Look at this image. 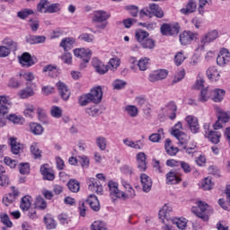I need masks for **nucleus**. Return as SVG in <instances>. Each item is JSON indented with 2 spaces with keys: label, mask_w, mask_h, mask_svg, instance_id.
<instances>
[{
  "label": "nucleus",
  "mask_w": 230,
  "mask_h": 230,
  "mask_svg": "<svg viewBox=\"0 0 230 230\" xmlns=\"http://www.w3.org/2000/svg\"><path fill=\"white\" fill-rule=\"evenodd\" d=\"M47 229H57V221L53 217L47 216L44 217Z\"/></svg>",
  "instance_id": "obj_54"
},
{
  "label": "nucleus",
  "mask_w": 230,
  "mask_h": 230,
  "mask_svg": "<svg viewBox=\"0 0 230 230\" xmlns=\"http://www.w3.org/2000/svg\"><path fill=\"white\" fill-rule=\"evenodd\" d=\"M217 38L218 31L217 30H212L206 32L200 37L199 47L198 48V49L203 51L207 44H211V42H215V40H217Z\"/></svg>",
  "instance_id": "obj_5"
},
{
  "label": "nucleus",
  "mask_w": 230,
  "mask_h": 230,
  "mask_svg": "<svg viewBox=\"0 0 230 230\" xmlns=\"http://www.w3.org/2000/svg\"><path fill=\"white\" fill-rule=\"evenodd\" d=\"M226 200H224V199H220L218 200V204L226 211H229L230 210V185L226 186Z\"/></svg>",
  "instance_id": "obj_27"
},
{
  "label": "nucleus",
  "mask_w": 230,
  "mask_h": 230,
  "mask_svg": "<svg viewBox=\"0 0 230 230\" xmlns=\"http://www.w3.org/2000/svg\"><path fill=\"white\" fill-rule=\"evenodd\" d=\"M27 42L29 44H44L46 42V36H29Z\"/></svg>",
  "instance_id": "obj_37"
},
{
  "label": "nucleus",
  "mask_w": 230,
  "mask_h": 230,
  "mask_svg": "<svg viewBox=\"0 0 230 230\" xmlns=\"http://www.w3.org/2000/svg\"><path fill=\"white\" fill-rule=\"evenodd\" d=\"M13 106V102H12V98L10 96L5 94L0 95V108L8 114Z\"/></svg>",
  "instance_id": "obj_18"
},
{
  "label": "nucleus",
  "mask_w": 230,
  "mask_h": 230,
  "mask_svg": "<svg viewBox=\"0 0 230 230\" xmlns=\"http://www.w3.org/2000/svg\"><path fill=\"white\" fill-rule=\"evenodd\" d=\"M141 46L144 48V49H154V48H155V40H154L152 38H147L141 43Z\"/></svg>",
  "instance_id": "obj_56"
},
{
  "label": "nucleus",
  "mask_w": 230,
  "mask_h": 230,
  "mask_svg": "<svg viewBox=\"0 0 230 230\" xmlns=\"http://www.w3.org/2000/svg\"><path fill=\"white\" fill-rule=\"evenodd\" d=\"M148 35L150 34L147 31L143 30H138L136 31L135 37L137 42H139L140 44H143V42H145L148 39Z\"/></svg>",
  "instance_id": "obj_43"
},
{
  "label": "nucleus",
  "mask_w": 230,
  "mask_h": 230,
  "mask_svg": "<svg viewBox=\"0 0 230 230\" xmlns=\"http://www.w3.org/2000/svg\"><path fill=\"white\" fill-rule=\"evenodd\" d=\"M174 226L178 227V229L184 230L186 229L188 226V220L186 218L181 217V218H175L171 221Z\"/></svg>",
  "instance_id": "obj_44"
},
{
  "label": "nucleus",
  "mask_w": 230,
  "mask_h": 230,
  "mask_svg": "<svg viewBox=\"0 0 230 230\" xmlns=\"http://www.w3.org/2000/svg\"><path fill=\"white\" fill-rule=\"evenodd\" d=\"M230 63V53L227 49H222L217 58V64L221 67L227 66Z\"/></svg>",
  "instance_id": "obj_12"
},
{
  "label": "nucleus",
  "mask_w": 230,
  "mask_h": 230,
  "mask_svg": "<svg viewBox=\"0 0 230 230\" xmlns=\"http://www.w3.org/2000/svg\"><path fill=\"white\" fill-rule=\"evenodd\" d=\"M137 66L140 71H146V69H148V67H150V58H148L146 57L141 58L137 61Z\"/></svg>",
  "instance_id": "obj_36"
},
{
  "label": "nucleus",
  "mask_w": 230,
  "mask_h": 230,
  "mask_svg": "<svg viewBox=\"0 0 230 230\" xmlns=\"http://www.w3.org/2000/svg\"><path fill=\"white\" fill-rule=\"evenodd\" d=\"M182 133V123H181V121L177 122L172 128V131L171 134L172 136H173L174 137H177V136H179L180 134Z\"/></svg>",
  "instance_id": "obj_58"
},
{
  "label": "nucleus",
  "mask_w": 230,
  "mask_h": 230,
  "mask_svg": "<svg viewBox=\"0 0 230 230\" xmlns=\"http://www.w3.org/2000/svg\"><path fill=\"white\" fill-rule=\"evenodd\" d=\"M62 6L60 4H51L49 5H46L43 9V12H40V13H57V12H60Z\"/></svg>",
  "instance_id": "obj_32"
},
{
  "label": "nucleus",
  "mask_w": 230,
  "mask_h": 230,
  "mask_svg": "<svg viewBox=\"0 0 230 230\" xmlns=\"http://www.w3.org/2000/svg\"><path fill=\"white\" fill-rule=\"evenodd\" d=\"M7 119H9V121L13 123L14 125H24V118H22V116L10 114L7 117Z\"/></svg>",
  "instance_id": "obj_47"
},
{
  "label": "nucleus",
  "mask_w": 230,
  "mask_h": 230,
  "mask_svg": "<svg viewBox=\"0 0 230 230\" xmlns=\"http://www.w3.org/2000/svg\"><path fill=\"white\" fill-rule=\"evenodd\" d=\"M181 181V176L173 171H171L166 174L167 184H179Z\"/></svg>",
  "instance_id": "obj_29"
},
{
  "label": "nucleus",
  "mask_w": 230,
  "mask_h": 230,
  "mask_svg": "<svg viewBox=\"0 0 230 230\" xmlns=\"http://www.w3.org/2000/svg\"><path fill=\"white\" fill-rule=\"evenodd\" d=\"M207 76L208 80H212V82H217L220 78V72L215 66H210L207 70Z\"/></svg>",
  "instance_id": "obj_30"
},
{
  "label": "nucleus",
  "mask_w": 230,
  "mask_h": 230,
  "mask_svg": "<svg viewBox=\"0 0 230 230\" xmlns=\"http://www.w3.org/2000/svg\"><path fill=\"white\" fill-rule=\"evenodd\" d=\"M166 76H168V71L161 69L151 73L148 76V80L149 82L155 83L159 82V80H164Z\"/></svg>",
  "instance_id": "obj_21"
},
{
  "label": "nucleus",
  "mask_w": 230,
  "mask_h": 230,
  "mask_svg": "<svg viewBox=\"0 0 230 230\" xmlns=\"http://www.w3.org/2000/svg\"><path fill=\"white\" fill-rule=\"evenodd\" d=\"M79 40H83L84 42H93L94 35L89 33H83L78 37Z\"/></svg>",
  "instance_id": "obj_64"
},
{
  "label": "nucleus",
  "mask_w": 230,
  "mask_h": 230,
  "mask_svg": "<svg viewBox=\"0 0 230 230\" xmlns=\"http://www.w3.org/2000/svg\"><path fill=\"white\" fill-rule=\"evenodd\" d=\"M93 102L89 93L83 94L78 99V103L81 107H85V105H89V103Z\"/></svg>",
  "instance_id": "obj_50"
},
{
  "label": "nucleus",
  "mask_w": 230,
  "mask_h": 230,
  "mask_svg": "<svg viewBox=\"0 0 230 230\" xmlns=\"http://www.w3.org/2000/svg\"><path fill=\"white\" fill-rule=\"evenodd\" d=\"M40 172L43 176L44 181H55V172H53V169L49 168V165H41Z\"/></svg>",
  "instance_id": "obj_20"
},
{
  "label": "nucleus",
  "mask_w": 230,
  "mask_h": 230,
  "mask_svg": "<svg viewBox=\"0 0 230 230\" xmlns=\"http://www.w3.org/2000/svg\"><path fill=\"white\" fill-rule=\"evenodd\" d=\"M182 15H190L197 12V2L195 0H190L186 5L180 10Z\"/></svg>",
  "instance_id": "obj_22"
},
{
  "label": "nucleus",
  "mask_w": 230,
  "mask_h": 230,
  "mask_svg": "<svg viewBox=\"0 0 230 230\" xmlns=\"http://www.w3.org/2000/svg\"><path fill=\"white\" fill-rule=\"evenodd\" d=\"M67 187L72 193H78V191H80V182L75 179H72L67 182Z\"/></svg>",
  "instance_id": "obj_46"
},
{
  "label": "nucleus",
  "mask_w": 230,
  "mask_h": 230,
  "mask_svg": "<svg viewBox=\"0 0 230 230\" xmlns=\"http://www.w3.org/2000/svg\"><path fill=\"white\" fill-rule=\"evenodd\" d=\"M88 96H90L92 103H100V102H102V98H103L102 86L93 87L90 93H88Z\"/></svg>",
  "instance_id": "obj_14"
},
{
  "label": "nucleus",
  "mask_w": 230,
  "mask_h": 230,
  "mask_svg": "<svg viewBox=\"0 0 230 230\" xmlns=\"http://www.w3.org/2000/svg\"><path fill=\"white\" fill-rule=\"evenodd\" d=\"M208 137L211 143L214 145H218V143H220V137H222V134L217 131H210L208 134Z\"/></svg>",
  "instance_id": "obj_42"
},
{
  "label": "nucleus",
  "mask_w": 230,
  "mask_h": 230,
  "mask_svg": "<svg viewBox=\"0 0 230 230\" xmlns=\"http://www.w3.org/2000/svg\"><path fill=\"white\" fill-rule=\"evenodd\" d=\"M91 230H107V226L103 221L97 220L91 225Z\"/></svg>",
  "instance_id": "obj_60"
},
{
  "label": "nucleus",
  "mask_w": 230,
  "mask_h": 230,
  "mask_svg": "<svg viewBox=\"0 0 230 230\" xmlns=\"http://www.w3.org/2000/svg\"><path fill=\"white\" fill-rule=\"evenodd\" d=\"M58 220L62 226H67L71 222V217L66 213H62L58 217Z\"/></svg>",
  "instance_id": "obj_62"
},
{
  "label": "nucleus",
  "mask_w": 230,
  "mask_h": 230,
  "mask_svg": "<svg viewBox=\"0 0 230 230\" xmlns=\"http://www.w3.org/2000/svg\"><path fill=\"white\" fill-rule=\"evenodd\" d=\"M211 98V92L208 88L202 89L200 94L198 97V102L201 103H206Z\"/></svg>",
  "instance_id": "obj_39"
},
{
  "label": "nucleus",
  "mask_w": 230,
  "mask_h": 230,
  "mask_svg": "<svg viewBox=\"0 0 230 230\" xmlns=\"http://www.w3.org/2000/svg\"><path fill=\"white\" fill-rule=\"evenodd\" d=\"M52 118H62V109L58 106H52L50 109Z\"/></svg>",
  "instance_id": "obj_63"
},
{
  "label": "nucleus",
  "mask_w": 230,
  "mask_h": 230,
  "mask_svg": "<svg viewBox=\"0 0 230 230\" xmlns=\"http://www.w3.org/2000/svg\"><path fill=\"white\" fill-rule=\"evenodd\" d=\"M108 187L110 190V195L113 200L116 199H120L121 200H128V199H136V190L132 187L131 189H128L125 191L119 190L118 189V183L112 181L108 182Z\"/></svg>",
  "instance_id": "obj_1"
},
{
  "label": "nucleus",
  "mask_w": 230,
  "mask_h": 230,
  "mask_svg": "<svg viewBox=\"0 0 230 230\" xmlns=\"http://www.w3.org/2000/svg\"><path fill=\"white\" fill-rule=\"evenodd\" d=\"M108 64L111 66L109 67V69H111L112 71H116V69L119 67L121 64V60L119 58H112L110 59Z\"/></svg>",
  "instance_id": "obj_57"
},
{
  "label": "nucleus",
  "mask_w": 230,
  "mask_h": 230,
  "mask_svg": "<svg viewBox=\"0 0 230 230\" xmlns=\"http://www.w3.org/2000/svg\"><path fill=\"white\" fill-rule=\"evenodd\" d=\"M3 44L9 49V51H17V42L10 39H4Z\"/></svg>",
  "instance_id": "obj_53"
},
{
  "label": "nucleus",
  "mask_w": 230,
  "mask_h": 230,
  "mask_svg": "<svg viewBox=\"0 0 230 230\" xmlns=\"http://www.w3.org/2000/svg\"><path fill=\"white\" fill-rule=\"evenodd\" d=\"M56 87L58 88V91L61 96V98L67 102L69 100V97L71 96V91L67 87V85L63 83L62 81H59L56 84Z\"/></svg>",
  "instance_id": "obj_15"
},
{
  "label": "nucleus",
  "mask_w": 230,
  "mask_h": 230,
  "mask_svg": "<svg viewBox=\"0 0 230 230\" xmlns=\"http://www.w3.org/2000/svg\"><path fill=\"white\" fill-rule=\"evenodd\" d=\"M197 37H199L197 32L184 31L180 34V42L182 46H188V44H191L193 40H197Z\"/></svg>",
  "instance_id": "obj_10"
},
{
  "label": "nucleus",
  "mask_w": 230,
  "mask_h": 230,
  "mask_svg": "<svg viewBox=\"0 0 230 230\" xmlns=\"http://www.w3.org/2000/svg\"><path fill=\"white\" fill-rule=\"evenodd\" d=\"M10 145H11V150L13 154L17 155L21 153V150H22V145L21 143H17L16 138H10Z\"/></svg>",
  "instance_id": "obj_35"
},
{
  "label": "nucleus",
  "mask_w": 230,
  "mask_h": 230,
  "mask_svg": "<svg viewBox=\"0 0 230 230\" xmlns=\"http://www.w3.org/2000/svg\"><path fill=\"white\" fill-rule=\"evenodd\" d=\"M61 60L64 64H67V66H71L73 64V55L70 52L65 51L61 55Z\"/></svg>",
  "instance_id": "obj_59"
},
{
  "label": "nucleus",
  "mask_w": 230,
  "mask_h": 230,
  "mask_svg": "<svg viewBox=\"0 0 230 230\" xmlns=\"http://www.w3.org/2000/svg\"><path fill=\"white\" fill-rule=\"evenodd\" d=\"M19 195H21L19 190L15 187H11V192L4 195L2 202L4 206H11V204H13L17 200Z\"/></svg>",
  "instance_id": "obj_9"
},
{
  "label": "nucleus",
  "mask_w": 230,
  "mask_h": 230,
  "mask_svg": "<svg viewBox=\"0 0 230 230\" xmlns=\"http://www.w3.org/2000/svg\"><path fill=\"white\" fill-rule=\"evenodd\" d=\"M180 29L181 27L179 26V23H164L162 24L160 31L162 35L173 37L179 35Z\"/></svg>",
  "instance_id": "obj_6"
},
{
  "label": "nucleus",
  "mask_w": 230,
  "mask_h": 230,
  "mask_svg": "<svg viewBox=\"0 0 230 230\" xmlns=\"http://www.w3.org/2000/svg\"><path fill=\"white\" fill-rule=\"evenodd\" d=\"M137 164L139 172H146L148 162H146V154L139 152L136 155Z\"/></svg>",
  "instance_id": "obj_16"
},
{
  "label": "nucleus",
  "mask_w": 230,
  "mask_h": 230,
  "mask_svg": "<svg viewBox=\"0 0 230 230\" xmlns=\"http://www.w3.org/2000/svg\"><path fill=\"white\" fill-rule=\"evenodd\" d=\"M86 204H89L93 211H100V200H98V198L94 194L88 196Z\"/></svg>",
  "instance_id": "obj_26"
},
{
  "label": "nucleus",
  "mask_w": 230,
  "mask_h": 230,
  "mask_svg": "<svg viewBox=\"0 0 230 230\" xmlns=\"http://www.w3.org/2000/svg\"><path fill=\"white\" fill-rule=\"evenodd\" d=\"M226 95V91L222 89H215L210 92V96L213 102H218L224 100V96Z\"/></svg>",
  "instance_id": "obj_31"
},
{
  "label": "nucleus",
  "mask_w": 230,
  "mask_h": 230,
  "mask_svg": "<svg viewBox=\"0 0 230 230\" xmlns=\"http://www.w3.org/2000/svg\"><path fill=\"white\" fill-rule=\"evenodd\" d=\"M159 118H169V119H175L177 118V104L173 102H168L164 107L159 111Z\"/></svg>",
  "instance_id": "obj_4"
},
{
  "label": "nucleus",
  "mask_w": 230,
  "mask_h": 230,
  "mask_svg": "<svg viewBox=\"0 0 230 230\" xmlns=\"http://www.w3.org/2000/svg\"><path fill=\"white\" fill-rule=\"evenodd\" d=\"M196 204L197 207L191 208L192 213H194L198 218H201L203 222H208L209 217L213 214V208L208 205V203L200 200H198Z\"/></svg>",
  "instance_id": "obj_2"
},
{
  "label": "nucleus",
  "mask_w": 230,
  "mask_h": 230,
  "mask_svg": "<svg viewBox=\"0 0 230 230\" xmlns=\"http://www.w3.org/2000/svg\"><path fill=\"white\" fill-rule=\"evenodd\" d=\"M200 189L208 191L213 190V181L209 178H205L200 184Z\"/></svg>",
  "instance_id": "obj_55"
},
{
  "label": "nucleus",
  "mask_w": 230,
  "mask_h": 230,
  "mask_svg": "<svg viewBox=\"0 0 230 230\" xmlns=\"http://www.w3.org/2000/svg\"><path fill=\"white\" fill-rule=\"evenodd\" d=\"M23 114L25 118H33V114H35V106L30 103L25 104Z\"/></svg>",
  "instance_id": "obj_52"
},
{
  "label": "nucleus",
  "mask_w": 230,
  "mask_h": 230,
  "mask_svg": "<svg viewBox=\"0 0 230 230\" xmlns=\"http://www.w3.org/2000/svg\"><path fill=\"white\" fill-rule=\"evenodd\" d=\"M31 152L35 159H39V157L42 156V151L39 149V144H37L36 142L31 144Z\"/></svg>",
  "instance_id": "obj_49"
},
{
  "label": "nucleus",
  "mask_w": 230,
  "mask_h": 230,
  "mask_svg": "<svg viewBox=\"0 0 230 230\" xmlns=\"http://www.w3.org/2000/svg\"><path fill=\"white\" fill-rule=\"evenodd\" d=\"M31 202H33V199L31 198V196L26 195L22 198L20 208L22 211H28L30 208H31Z\"/></svg>",
  "instance_id": "obj_33"
},
{
  "label": "nucleus",
  "mask_w": 230,
  "mask_h": 230,
  "mask_svg": "<svg viewBox=\"0 0 230 230\" xmlns=\"http://www.w3.org/2000/svg\"><path fill=\"white\" fill-rule=\"evenodd\" d=\"M173 215V208L168 204H165L162 207V208L159 210L158 217L159 220L163 224H166V222H172L173 219L172 218V216Z\"/></svg>",
  "instance_id": "obj_7"
},
{
  "label": "nucleus",
  "mask_w": 230,
  "mask_h": 230,
  "mask_svg": "<svg viewBox=\"0 0 230 230\" xmlns=\"http://www.w3.org/2000/svg\"><path fill=\"white\" fill-rule=\"evenodd\" d=\"M18 58L22 67H31V66H35V61H33L31 53L24 52Z\"/></svg>",
  "instance_id": "obj_19"
},
{
  "label": "nucleus",
  "mask_w": 230,
  "mask_h": 230,
  "mask_svg": "<svg viewBox=\"0 0 230 230\" xmlns=\"http://www.w3.org/2000/svg\"><path fill=\"white\" fill-rule=\"evenodd\" d=\"M176 139H178L180 146H181L183 149H186L188 141H190V136L186 135L184 132H181V134L176 137Z\"/></svg>",
  "instance_id": "obj_38"
},
{
  "label": "nucleus",
  "mask_w": 230,
  "mask_h": 230,
  "mask_svg": "<svg viewBox=\"0 0 230 230\" xmlns=\"http://www.w3.org/2000/svg\"><path fill=\"white\" fill-rule=\"evenodd\" d=\"M74 56L87 64L91 60V57H93V52L89 49L79 48L74 49Z\"/></svg>",
  "instance_id": "obj_8"
},
{
  "label": "nucleus",
  "mask_w": 230,
  "mask_h": 230,
  "mask_svg": "<svg viewBox=\"0 0 230 230\" xmlns=\"http://www.w3.org/2000/svg\"><path fill=\"white\" fill-rule=\"evenodd\" d=\"M124 111L130 118H137V114H139V110L134 105L126 106Z\"/></svg>",
  "instance_id": "obj_40"
},
{
  "label": "nucleus",
  "mask_w": 230,
  "mask_h": 230,
  "mask_svg": "<svg viewBox=\"0 0 230 230\" xmlns=\"http://www.w3.org/2000/svg\"><path fill=\"white\" fill-rule=\"evenodd\" d=\"M43 73H48L52 78L58 76V69H57V66L51 65L45 66L43 67Z\"/></svg>",
  "instance_id": "obj_41"
},
{
  "label": "nucleus",
  "mask_w": 230,
  "mask_h": 230,
  "mask_svg": "<svg viewBox=\"0 0 230 230\" xmlns=\"http://www.w3.org/2000/svg\"><path fill=\"white\" fill-rule=\"evenodd\" d=\"M18 96L22 100H26L31 98V96H35V92L33 91V88L27 86L18 92Z\"/></svg>",
  "instance_id": "obj_28"
},
{
  "label": "nucleus",
  "mask_w": 230,
  "mask_h": 230,
  "mask_svg": "<svg viewBox=\"0 0 230 230\" xmlns=\"http://www.w3.org/2000/svg\"><path fill=\"white\" fill-rule=\"evenodd\" d=\"M30 128L32 134H34L35 136H40V134L44 132V128H42V125L39 123L31 122L30 124Z\"/></svg>",
  "instance_id": "obj_45"
},
{
  "label": "nucleus",
  "mask_w": 230,
  "mask_h": 230,
  "mask_svg": "<svg viewBox=\"0 0 230 230\" xmlns=\"http://www.w3.org/2000/svg\"><path fill=\"white\" fill-rule=\"evenodd\" d=\"M185 121L188 123L192 134H198L199 130H200L199 119H197L195 116L189 115L186 117Z\"/></svg>",
  "instance_id": "obj_17"
},
{
  "label": "nucleus",
  "mask_w": 230,
  "mask_h": 230,
  "mask_svg": "<svg viewBox=\"0 0 230 230\" xmlns=\"http://www.w3.org/2000/svg\"><path fill=\"white\" fill-rule=\"evenodd\" d=\"M95 143L100 150H102V152L107 150V138H105L104 137H97L95 138Z\"/></svg>",
  "instance_id": "obj_48"
},
{
  "label": "nucleus",
  "mask_w": 230,
  "mask_h": 230,
  "mask_svg": "<svg viewBox=\"0 0 230 230\" xmlns=\"http://www.w3.org/2000/svg\"><path fill=\"white\" fill-rule=\"evenodd\" d=\"M184 60H186V55L184 54V51H179L174 56V64L175 66H181Z\"/></svg>",
  "instance_id": "obj_51"
},
{
  "label": "nucleus",
  "mask_w": 230,
  "mask_h": 230,
  "mask_svg": "<svg viewBox=\"0 0 230 230\" xmlns=\"http://www.w3.org/2000/svg\"><path fill=\"white\" fill-rule=\"evenodd\" d=\"M141 17H157L163 19L164 17V12L157 4H149L148 7H146L140 11Z\"/></svg>",
  "instance_id": "obj_3"
},
{
  "label": "nucleus",
  "mask_w": 230,
  "mask_h": 230,
  "mask_svg": "<svg viewBox=\"0 0 230 230\" xmlns=\"http://www.w3.org/2000/svg\"><path fill=\"white\" fill-rule=\"evenodd\" d=\"M165 152L168 154V155H177V154H179V148L174 147L173 146H172V140H170V138H167L165 140Z\"/></svg>",
  "instance_id": "obj_34"
},
{
  "label": "nucleus",
  "mask_w": 230,
  "mask_h": 230,
  "mask_svg": "<svg viewBox=\"0 0 230 230\" xmlns=\"http://www.w3.org/2000/svg\"><path fill=\"white\" fill-rule=\"evenodd\" d=\"M140 182L145 193H148L152 190V179L146 173L140 174Z\"/></svg>",
  "instance_id": "obj_23"
},
{
  "label": "nucleus",
  "mask_w": 230,
  "mask_h": 230,
  "mask_svg": "<svg viewBox=\"0 0 230 230\" xmlns=\"http://www.w3.org/2000/svg\"><path fill=\"white\" fill-rule=\"evenodd\" d=\"M88 189L97 195H103V186L100 183V181L95 178H90L87 181Z\"/></svg>",
  "instance_id": "obj_11"
},
{
  "label": "nucleus",
  "mask_w": 230,
  "mask_h": 230,
  "mask_svg": "<svg viewBox=\"0 0 230 230\" xmlns=\"http://www.w3.org/2000/svg\"><path fill=\"white\" fill-rule=\"evenodd\" d=\"M92 66L99 75L109 73V66L103 64L98 58H93L92 59Z\"/></svg>",
  "instance_id": "obj_13"
},
{
  "label": "nucleus",
  "mask_w": 230,
  "mask_h": 230,
  "mask_svg": "<svg viewBox=\"0 0 230 230\" xmlns=\"http://www.w3.org/2000/svg\"><path fill=\"white\" fill-rule=\"evenodd\" d=\"M35 208H37L38 209H46V208H48V203L46 202L44 198L38 197L35 200Z\"/></svg>",
  "instance_id": "obj_61"
},
{
  "label": "nucleus",
  "mask_w": 230,
  "mask_h": 230,
  "mask_svg": "<svg viewBox=\"0 0 230 230\" xmlns=\"http://www.w3.org/2000/svg\"><path fill=\"white\" fill-rule=\"evenodd\" d=\"M75 43H76V39L73 37H67V38H64L61 40L59 46L64 49V51H69L73 49V47L75 46Z\"/></svg>",
  "instance_id": "obj_24"
},
{
  "label": "nucleus",
  "mask_w": 230,
  "mask_h": 230,
  "mask_svg": "<svg viewBox=\"0 0 230 230\" xmlns=\"http://www.w3.org/2000/svg\"><path fill=\"white\" fill-rule=\"evenodd\" d=\"M108 19H111V14L105 11H95L93 13V21L94 22H107Z\"/></svg>",
  "instance_id": "obj_25"
}]
</instances>
